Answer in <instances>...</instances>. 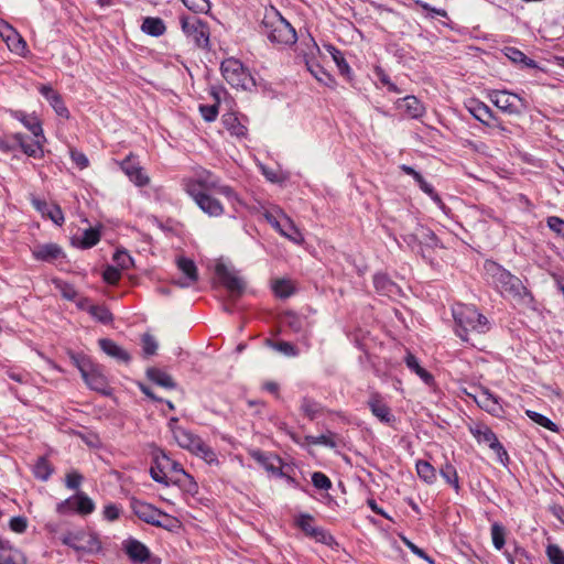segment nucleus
<instances>
[{
    "mask_svg": "<svg viewBox=\"0 0 564 564\" xmlns=\"http://www.w3.org/2000/svg\"><path fill=\"white\" fill-rule=\"evenodd\" d=\"M484 273L488 283L498 290L500 294L514 299H522L528 295V290L522 284L521 280L497 262L486 260L484 263Z\"/></svg>",
    "mask_w": 564,
    "mask_h": 564,
    "instance_id": "1",
    "label": "nucleus"
},
{
    "mask_svg": "<svg viewBox=\"0 0 564 564\" xmlns=\"http://www.w3.org/2000/svg\"><path fill=\"white\" fill-rule=\"evenodd\" d=\"M453 316L457 325L456 334L463 340H468V332L485 333L488 330L487 317L471 305L457 304L453 307Z\"/></svg>",
    "mask_w": 564,
    "mask_h": 564,
    "instance_id": "2",
    "label": "nucleus"
},
{
    "mask_svg": "<svg viewBox=\"0 0 564 564\" xmlns=\"http://www.w3.org/2000/svg\"><path fill=\"white\" fill-rule=\"evenodd\" d=\"M262 26L263 33L272 43L291 45L296 42L294 28L276 11L264 15Z\"/></svg>",
    "mask_w": 564,
    "mask_h": 564,
    "instance_id": "3",
    "label": "nucleus"
},
{
    "mask_svg": "<svg viewBox=\"0 0 564 564\" xmlns=\"http://www.w3.org/2000/svg\"><path fill=\"white\" fill-rule=\"evenodd\" d=\"M173 435L176 443L196 456L203 458L206 463H217V455L199 436L183 427H175Z\"/></svg>",
    "mask_w": 564,
    "mask_h": 564,
    "instance_id": "4",
    "label": "nucleus"
},
{
    "mask_svg": "<svg viewBox=\"0 0 564 564\" xmlns=\"http://www.w3.org/2000/svg\"><path fill=\"white\" fill-rule=\"evenodd\" d=\"M220 70L225 80L236 88L250 89L254 80L242 63L236 58H227L221 63Z\"/></svg>",
    "mask_w": 564,
    "mask_h": 564,
    "instance_id": "5",
    "label": "nucleus"
},
{
    "mask_svg": "<svg viewBox=\"0 0 564 564\" xmlns=\"http://www.w3.org/2000/svg\"><path fill=\"white\" fill-rule=\"evenodd\" d=\"M185 185H195V188L198 192L215 191L217 194L225 196L229 200H238L235 191L230 186L221 184L219 178L207 170L198 172L196 177L187 181Z\"/></svg>",
    "mask_w": 564,
    "mask_h": 564,
    "instance_id": "6",
    "label": "nucleus"
},
{
    "mask_svg": "<svg viewBox=\"0 0 564 564\" xmlns=\"http://www.w3.org/2000/svg\"><path fill=\"white\" fill-rule=\"evenodd\" d=\"M181 28L183 33L199 48L209 46L208 24L196 17H181Z\"/></svg>",
    "mask_w": 564,
    "mask_h": 564,
    "instance_id": "7",
    "label": "nucleus"
},
{
    "mask_svg": "<svg viewBox=\"0 0 564 564\" xmlns=\"http://www.w3.org/2000/svg\"><path fill=\"white\" fill-rule=\"evenodd\" d=\"M131 508L140 520L155 527L167 529L174 521L169 514L143 501L133 500Z\"/></svg>",
    "mask_w": 564,
    "mask_h": 564,
    "instance_id": "8",
    "label": "nucleus"
},
{
    "mask_svg": "<svg viewBox=\"0 0 564 564\" xmlns=\"http://www.w3.org/2000/svg\"><path fill=\"white\" fill-rule=\"evenodd\" d=\"M489 99L497 108L508 115H520L529 107L523 98L507 90H492L489 94Z\"/></svg>",
    "mask_w": 564,
    "mask_h": 564,
    "instance_id": "9",
    "label": "nucleus"
},
{
    "mask_svg": "<svg viewBox=\"0 0 564 564\" xmlns=\"http://www.w3.org/2000/svg\"><path fill=\"white\" fill-rule=\"evenodd\" d=\"M264 217L267 221L285 238L299 245L303 242L304 238L300 230L296 228L292 219L281 210H279L276 215L273 213H265Z\"/></svg>",
    "mask_w": 564,
    "mask_h": 564,
    "instance_id": "10",
    "label": "nucleus"
},
{
    "mask_svg": "<svg viewBox=\"0 0 564 564\" xmlns=\"http://www.w3.org/2000/svg\"><path fill=\"white\" fill-rule=\"evenodd\" d=\"M185 191L199 209L209 217H219L224 214L223 204L212 195V192H198L195 185H185Z\"/></svg>",
    "mask_w": 564,
    "mask_h": 564,
    "instance_id": "11",
    "label": "nucleus"
},
{
    "mask_svg": "<svg viewBox=\"0 0 564 564\" xmlns=\"http://www.w3.org/2000/svg\"><path fill=\"white\" fill-rule=\"evenodd\" d=\"M469 431L478 443L488 445L499 457L507 456V452L489 426L475 424L469 427Z\"/></svg>",
    "mask_w": 564,
    "mask_h": 564,
    "instance_id": "12",
    "label": "nucleus"
},
{
    "mask_svg": "<svg viewBox=\"0 0 564 564\" xmlns=\"http://www.w3.org/2000/svg\"><path fill=\"white\" fill-rule=\"evenodd\" d=\"M119 165L122 172L137 186L142 187L149 184V176L144 173L143 167L133 154H129L124 160L119 162Z\"/></svg>",
    "mask_w": 564,
    "mask_h": 564,
    "instance_id": "13",
    "label": "nucleus"
},
{
    "mask_svg": "<svg viewBox=\"0 0 564 564\" xmlns=\"http://www.w3.org/2000/svg\"><path fill=\"white\" fill-rule=\"evenodd\" d=\"M170 464V457L165 453H161L155 456V465L151 467L150 475L152 479L156 482H161L164 485H180V478H173L169 476L167 465Z\"/></svg>",
    "mask_w": 564,
    "mask_h": 564,
    "instance_id": "14",
    "label": "nucleus"
},
{
    "mask_svg": "<svg viewBox=\"0 0 564 564\" xmlns=\"http://www.w3.org/2000/svg\"><path fill=\"white\" fill-rule=\"evenodd\" d=\"M470 397L475 400V402L485 411L492 415H499L502 412V405L499 401V398L492 394L487 388L477 389L476 393Z\"/></svg>",
    "mask_w": 564,
    "mask_h": 564,
    "instance_id": "15",
    "label": "nucleus"
},
{
    "mask_svg": "<svg viewBox=\"0 0 564 564\" xmlns=\"http://www.w3.org/2000/svg\"><path fill=\"white\" fill-rule=\"evenodd\" d=\"M215 272L220 282L226 289L232 294L240 295L245 290V282L231 270H229L224 263L216 265Z\"/></svg>",
    "mask_w": 564,
    "mask_h": 564,
    "instance_id": "16",
    "label": "nucleus"
},
{
    "mask_svg": "<svg viewBox=\"0 0 564 564\" xmlns=\"http://www.w3.org/2000/svg\"><path fill=\"white\" fill-rule=\"evenodd\" d=\"M82 378L89 389L102 394L109 393L108 379L98 365L94 364V366L88 369V371L85 372Z\"/></svg>",
    "mask_w": 564,
    "mask_h": 564,
    "instance_id": "17",
    "label": "nucleus"
},
{
    "mask_svg": "<svg viewBox=\"0 0 564 564\" xmlns=\"http://www.w3.org/2000/svg\"><path fill=\"white\" fill-rule=\"evenodd\" d=\"M176 264L178 270L184 274L183 279L175 281L177 285L188 288L198 280L197 268L193 260L180 257L176 259Z\"/></svg>",
    "mask_w": 564,
    "mask_h": 564,
    "instance_id": "18",
    "label": "nucleus"
},
{
    "mask_svg": "<svg viewBox=\"0 0 564 564\" xmlns=\"http://www.w3.org/2000/svg\"><path fill=\"white\" fill-rule=\"evenodd\" d=\"M368 406L371 413L382 423L391 424L394 422V415L390 408L382 401L379 393H372L368 400Z\"/></svg>",
    "mask_w": 564,
    "mask_h": 564,
    "instance_id": "19",
    "label": "nucleus"
},
{
    "mask_svg": "<svg viewBox=\"0 0 564 564\" xmlns=\"http://www.w3.org/2000/svg\"><path fill=\"white\" fill-rule=\"evenodd\" d=\"M0 37L6 42L12 53L24 56L28 52L26 42L12 25L6 29Z\"/></svg>",
    "mask_w": 564,
    "mask_h": 564,
    "instance_id": "20",
    "label": "nucleus"
},
{
    "mask_svg": "<svg viewBox=\"0 0 564 564\" xmlns=\"http://www.w3.org/2000/svg\"><path fill=\"white\" fill-rule=\"evenodd\" d=\"M465 107L476 120L480 121L486 126H489L490 120L495 119L491 109L485 102L478 99H468L465 102Z\"/></svg>",
    "mask_w": 564,
    "mask_h": 564,
    "instance_id": "21",
    "label": "nucleus"
},
{
    "mask_svg": "<svg viewBox=\"0 0 564 564\" xmlns=\"http://www.w3.org/2000/svg\"><path fill=\"white\" fill-rule=\"evenodd\" d=\"M13 139L19 143L21 150L29 156L32 158H42L43 152V142L42 138H35L36 140L31 141L26 135L22 133L13 134Z\"/></svg>",
    "mask_w": 564,
    "mask_h": 564,
    "instance_id": "22",
    "label": "nucleus"
},
{
    "mask_svg": "<svg viewBox=\"0 0 564 564\" xmlns=\"http://www.w3.org/2000/svg\"><path fill=\"white\" fill-rule=\"evenodd\" d=\"M123 549L132 562L143 563L150 557L149 549L138 540H126Z\"/></svg>",
    "mask_w": 564,
    "mask_h": 564,
    "instance_id": "23",
    "label": "nucleus"
},
{
    "mask_svg": "<svg viewBox=\"0 0 564 564\" xmlns=\"http://www.w3.org/2000/svg\"><path fill=\"white\" fill-rule=\"evenodd\" d=\"M11 115L14 119L19 120L35 138H42V140H46L43 134L42 124L36 116L26 115L20 110L11 111Z\"/></svg>",
    "mask_w": 564,
    "mask_h": 564,
    "instance_id": "24",
    "label": "nucleus"
},
{
    "mask_svg": "<svg viewBox=\"0 0 564 564\" xmlns=\"http://www.w3.org/2000/svg\"><path fill=\"white\" fill-rule=\"evenodd\" d=\"M99 347L106 355L117 359L118 361L128 364L131 359L130 354L111 339H99Z\"/></svg>",
    "mask_w": 564,
    "mask_h": 564,
    "instance_id": "25",
    "label": "nucleus"
},
{
    "mask_svg": "<svg viewBox=\"0 0 564 564\" xmlns=\"http://www.w3.org/2000/svg\"><path fill=\"white\" fill-rule=\"evenodd\" d=\"M101 550V542L94 532L79 531V540L76 551L96 553Z\"/></svg>",
    "mask_w": 564,
    "mask_h": 564,
    "instance_id": "26",
    "label": "nucleus"
},
{
    "mask_svg": "<svg viewBox=\"0 0 564 564\" xmlns=\"http://www.w3.org/2000/svg\"><path fill=\"white\" fill-rule=\"evenodd\" d=\"M397 106L403 109L411 118H420L424 115L425 108L415 96H405L398 100Z\"/></svg>",
    "mask_w": 564,
    "mask_h": 564,
    "instance_id": "27",
    "label": "nucleus"
},
{
    "mask_svg": "<svg viewBox=\"0 0 564 564\" xmlns=\"http://www.w3.org/2000/svg\"><path fill=\"white\" fill-rule=\"evenodd\" d=\"M147 377L155 384L163 387L165 389H174L176 387V383L173 380V378L167 372L159 368H149L147 370Z\"/></svg>",
    "mask_w": 564,
    "mask_h": 564,
    "instance_id": "28",
    "label": "nucleus"
},
{
    "mask_svg": "<svg viewBox=\"0 0 564 564\" xmlns=\"http://www.w3.org/2000/svg\"><path fill=\"white\" fill-rule=\"evenodd\" d=\"M33 256L37 260L52 261L59 257L62 253L61 248L55 243H46L37 246L32 251Z\"/></svg>",
    "mask_w": 564,
    "mask_h": 564,
    "instance_id": "29",
    "label": "nucleus"
},
{
    "mask_svg": "<svg viewBox=\"0 0 564 564\" xmlns=\"http://www.w3.org/2000/svg\"><path fill=\"white\" fill-rule=\"evenodd\" d=\"M405 365L410 370L415 372L427 386H432L434 383V377L427 370L421 367L417 358L414 355L410 352L406 355Z\"/></svg>",
    "mask_w": 564,
    "mask_h": 564,
    "instance_id": "30",
    "label": "nucleus"
},
{
    "mask_svg": "<svg viewBox=\"0 0 564 564\" xmlns=\"http://www.w3.org/2000/svg\"><path fill=\"white\" fill-rule=\"evenodd\" d=\"M142 32L151 36H161L165 33L166 28L162 19L148 17L141 25Z\"/></svg>",
    "mask_w": 564,
    "mask_h": 564,
    "instance_id": "31",
    "label": "nucleus"
},
{
    "mask_svg": "<svg viewBox=\"0 0 564 564\" xmlns=\"http://www.w3.org/2000/svg\"><path fill=\"white\" fill-rule=\"evenodd\" d=\"M373 283L376 290L387 296H393L399 291L398 285L384 274L375 275Z\"/></svg>",
    "mask_w": 564,
    "mask_h": 564,
    "instance_id": "32",
    "label": "nucleus"
},
{
    "mask_svg": "<svg viewBox=\"0 0 564 564\" xmlns=\"http://www.w3.org/2000/svg\"><path fill=\"white\" fill-rule=\"evenodd\" d=\"M503 53L506 57H508L514 64H523L530 68L536 67V63L533 59L527 57L520 50L516 47H506Z\"/></svg>",
    "mask_w": 564,
    "mask_h": 564,
    "instance_id": "33",
    "label": "nucleus"
},
{
    "mask_svg": "<svg viewBox=\"0 0 564 564\" xmlns=\"http://www.w3.org/2000/svg\"><path fill=\"white\" fill-rule=\"evenodd\" d=\"M416 473L419 477L426 484H434L436 481V470L426 460L416 462Z\"/></svg>",
    "mask_w": 564,
    "mask_h": 564,
    "instance_id": "34",
    "label": "nucleus"
},
{
    "mask_svg": "<svg viewBox=\"0 0 564 564\" xmlns=\"http://www.w3.org/2000/svg\"><path fill=\"white\" fill-rule=\"evenodd\" d=\"M53 470V466L45 457H39L33 466L34 476L42 481H46L51 477Z\"/></svg>",
    "mask_w": 564,
    "mask_h": 564,
    "instance_id": "35",
    "label": "nucleus"
},
{
    "mask_svg": "<svg viewBox=\"0 0 564 564\" xmlns=\"http://www.w3.org/2000/svg\"><path fill=\"white\" fill-rule=\"evenodd\" d=\"M305 64L307 67V70L322 84L329 85L334 82L330 74H328L323 67H321L318 64H314L313 62L305 59Z\"/></svg>",
    "mask_w": 564,
    "mask_h": 564,
    "instance_id": "36",
    "label": "nucleus"
},
{
    "mask_svg": "<svg viewBox=\"0 0 564 564\" xmlns=\"http://www.w3.org/2000/svg\"><path fill=\"white\" fill-rule=\"evenodd\" d=\"M301 411L310 420H314L321 414L322 405L310 398H303L301 402Z\"/></svg>",
    "mask_w": 564,
    "mask_h": 564,
    "instance_id": "37",
    "label": "nucleus"
},
{
    "mask_svg": "<svg viewBox=\"0 0 564 564\" xmlns=\"http://www.w3.org/2000/svg\"><path fill=\"white\" fill-rule=\"evenodd\" d=\"M87 312L98 322L107 324L112 321V314L102 305H88Z\"/></svg>",
    "mask_w": 564,
    "mask_h": 564,
    "instance_id": "38",
    "label": "nucleus"
},
{
    "mask_svg": "<svg viewBox=\"0 0 564 564\" xmlns=\"http://www.w3.org/2000/svg\"><path fill=\"white\" fill-rule=\"evenodd\" d=\"M491 540L495 549L501 550L506 543V529L502 524L495 522L490 529Z\"/></svg>",
    "mask_w": 564,
    "mask_h": 564,
    "instance_id": "39",
    "label": "nucleus"
},
{
    "mask_svg": "<svg viewBox=\"0 0 564 564\" xmlns=\"http://www.w3.org/2000/svg\"><path fill=\"white\" fill-rule=\"evenodd\" d=\"M296 524L310 538L315 535V533L319 529L318 527H315L313 524V517L306 513L299 516V518L296 519Z\"/></svg>",
    "mask_w": 564,
    "mask_h": 564,
    "instance_id": "40",
    "label": "nucleus"
},
{
    "mask_svg": "<svg viewBox=\"0 0 564 564\" xmlns=\"http://www.w3.org/2000/svg\"><path fill=\"white\" fill-rule=\"evenodd\" d=\"M224 123L234 135L245 137L247 134V128L232 115L225 116Z\"/></svg>",
    "mask_w": 564,
    "mask_h": 564,
    "instance_id": "41",
    "label": "nucleus"
},
{
    "mask_svg": "<svg viewBox=\"0 0 564 564\" xmlns=\"http://www.w3.org/2000/svg\"><path fill=\"white\" fill-rule=\"evenodd\" d=\"M273 292L281 299H286L293 294V285L289 280H276L273 283Z\"/></svg>",
    "mask_w": 564,
    "mask_h": 564,
    "instance_id": "42",
    "label": "nucleus"
},
{
    "mask_svg": "<svg viewBox=\"0 0 564 564\" xmlns=\"http://www.w3.org/2000/svg\"><path fill=\"white\" fill-rule=\"evenodd\" d=\"M527 415L536 424L545 427L549 431L556 432L557 426L554 422H552L549 417L545 415L538 413L535 411L528 410Z\"/></svg>",
    "mask_w": 564,
    "mask_h": 564,
    "instance_id": "43",
    "label": "nucleus"
},
{
    "mask_svg": "<svg viewBox=\"0 0 564 564\" xmlns=\"http://www.w3.org/2000/svg\"><path fill=\"white\" fill-rule=\"evenodd\" d=\"M305 441L312 445H324L332 448L336 447L337 445L333 433L322 434L318 436L307 435L305 436Z\"/></svg>",
    "mask_w": 564,
    "mask_h": 564,
    "instance_id": "44",
    "label": "nucleus"
},
{
    "mask_svg": "<svg viewBox=\"0 0 564 564\" xmlns=\"http://www.w3.org/2000/svg\"><path fill=\"white\" fill-rule=\"evenodd\" d=\"M100 240V232L96 228H88L84 230L80 245L83 248H91Z\"/></svg>",
    "mask_w": 564,
    "mask_h": 564,
    "instance_id": "45",
    "label": "nucleus"
},
{
    "mask_svg": "<svg viewBox=\"0 0 564 564\" xmlns=\"http://www.w3.org/2000/svg\"><path fill=\"white\" fill-rule=\"evenodd\" d=\"M440 473H441V476L445 479V481L448 485H452L456 489H458L459 486H458L457 471L452 464L446 463L444 466H442Z\"/></svg>",
    "mask_w": 564,
    "mask_h": 564,
    "instance_id": "46",
    "label": "nucleus"
},
{
    "mask_svg": "<svg viewBox=\"0 0 564 564\" xmlns=\"http://www.w3.org/2000/svg\"><path fill=\"white\" fill-rule=\"evenodd\" d=\"M70 359L73 364L77 367L80 375L83 376L94 366V362L85 355L82 354H70Z\"/></svg>",
    "mask_w": 564,
    "mask_h": 564,
    "instance_id": "47",
    "label": "nucleus"
},
{
    "mask_svg": "<svg viewBox=\"0 0 564 564\" xmlns=\"http://www.w3.org/2000/svg\"><path fill=\"white\" fill-rule=\"evenodd\" d=\"M329 52L333 56L334 62L336 63L340 74L343 75H349L350 74V67L348 63L346 62L343 53L335 48L334 46H329Z\"/></svg>",
    "mask_w": 564,
    "mask_h": 564,
    "instance_id": "48",
    "label": "nucleus"
},
{
    "mask_svg": "<svg viewBox=\"0 0 564 564\" xmlns=\"http://www.w3.org/2000/svg\"><path fill=\"white\" fill-rule=\"evenodd\" d=\"M169 476L173 478H180L181 484L184 480H188L192 482V478L188 474L185 473L181 464L170 458V464L167 465Z\"/></svg>",
    "mask_w": 564,
    "mask_h": 564,
    "instance_id": "49",
    "label": "nucleus"
},
{
    "mask_svg": "<svg viewBox=\"0 0 564 564\" xmlns=\"http://www.w3.org/2000/svg\"><path fill=\"white\" fill-rule=\"evenodd\" d=\"M19 552L10 546L0 545V564H18Z\"/></svg>",
    "mask_w": 564,
    "mask_h": 564,
    "instance_id": "50",
    "label": "nucleus"
},
{
    "mask_svg": "<svg viewBox=\"0 0 564 564\" xmlns=\"http://www.w3.org/2000/svg\"><path fill=\"white\" fill-rule=\"evenodd\" d=\"M182 2L195 13H207L210 10L209 0H182Z\"/></svg>",
    "mask_w": 564,
    "mask_h": 564,
    "instance_id": "51",
    "label": "nucleus"
},
{
    "mask_svg": "<svg viewBox=\"0 0 564 564\" xmlns=\"http://www.w3.org/2000/svg\"><path fill=\"white\" fill-rule=\"evenodd\" d=\"M113 261L120 270H127L133 264L131 256L126 250H117Z\"/></svg>",
    "mask_w": 564,
    "mask_h": 564,
    "instance_id": "52",
    "label": "nucleus"
},
{
    "mask_svg": "<svg viewBox=\"0 0 564 564\" xmlns=\"http://www.w3.org/2000/svg\"><path fill=\"white\" fill-rule=\"evenodd\" d=\"M95 505L86 495H78L76 499V510L83 514H89L94 511Z\"/></svg>",
    "mask_w": 564,
    "mask_h": 564,
    "instance_id": "53",
    "label": "nucleus"
},
{
    "mask_svg": "<svg viewBox=\"0 0 564 564\" xmlns=\"http://www.w3.org/2000/svg\"><path fill=\"white\" fill-rule=\"evenodd\" d=\"M54 284H55V288L59 291V293L62 294V296L64 299L69 300V301H73L76 299L77 292L72 284L66 283L61 280H54Z\"/></svg>",
    "mask_w": 564,
    "mask_h": 564,
    "instance_id": "54",
    "label": "nucleus"
},
{
    "mask_svg": "<svg viewBox=\"0 0 564 564\" xmlns=\"http://www.w3.org/2000/svg\"><path fill=\"white\" fill-rule=\"evenodd\" d=\"M375 74L380 80V83L388 88L389 91L400 94L401 89L390 80L389 76L386 74V72L381 67L375 68Z\"/></svg>",
    "mask_w": 564,
    "mask_h": 564,
    "instance_id": "55",
    "label": "nucleus"
},
{
    "mask_svg": "<svg viewBox=\"0 0 564 564\" xmlns=\"http://www.w3.org/2000/svg\"><path fill=\"white\" fill-rule=\"evenodd\" d=\"M546 555L552 564H564V551H562L557 545H547Z\"/></svg>",
    "mask_w": 564,
    "mask_h": 564,
    "instance_id": "56",
    "label": "nucleus"
},
{
    "mask_svg": "<svg viewBox=\"0 0 564 564\" xmlns=\"http://www.w3.org/2000/svg\"><path fill=\"white\" fill-rule=\"evenodd\" d=\"M141 340L143 354L145 356H153L158 350L156 339L150 334H144Z\"/></svg>",
    "mask_w": 564,
    "mask_h": 564,
    "instance_id": "57",
    "label": "nucleus"
},
{
    "mask_svg": "<svg viewBox=\"0 0 564 564\" xmlns=\"http://www.w3.org/2000/svg\"><path fill=\"white\" fill-rule=\"evenodd\" d=\"M48 102L57 116L66 118V119L69 118V111H68L67 107L65 106L59 94H57L55 97H52V100Z\"/></svg>",
    "mask_w": 564,
    "mask_h": 564,
    "instance_id": "58",
    "label": "nucleus"
},
{
    "mask_svg": "<svg viewBox=\"0 0 564 564\" xmlns=\"http://www.w3.org/2000/svg\"><path fill=\"white\" fill-rule=\"evenodd\" d=\"M312 482L317 489L327 490L332 487L330 479L321 471H315L312 475Z\"/></svg>",
    "mask_w": 564,
    "mask_h": 564,
    "instance_id": "59",
    "label": "nucleus"
},
{
    "mask_svg": "<svg viewBox=\"0 0 564 564\" xmlns=\"http://www.w3.org/2000/svg\"><path fill=\"white\" fill-rule=\"evenodd\" d=\"M312 539H314L316 542L323 543L330 547L337 545L334 536L322 528L317 530V532L315 533V535L312 536Z\"/></svg>",
    "mask_w": 564,
    "mask_h": 564,
    "instance_id": "60",
    "label": "nucleus"
},
{
    "mask_svg": "<svg viewBox=\"0 0 564 564\" xmlns=\"http://www.w3.org/2000/svg\"><path fill=\"white\" fill-rule=\"evenodd\" d=\"M199 112L202 117L207 121L212 122L216 120L218 116V106L217 105H202L199 106Z\"/></svg>",
    "mask_w": 564,
    "mask_h": 564,
    "instance_id": "61",
    "label": "nucleus"
},
{
    "mask_svg": "<svg viewBox=\"0 0 564 564\" xmlns=\"http://www.w3.org/2000/svg\"><path fill=\"white\" fill-rule=\"evenodd\" d=\"M121 278V272L118 267L109 265L104 271V280L109 284H116Z\"/></svg>",
    "mask_w": 564,
    "mask_h": 564,
    "instance_id": "62",
    "label": "nucleus"
},
{
    "mask_svg": "<svg viewBox=\"0 0 564 564\" xmlns=\"http://www.w3.org/2000/svg\"><path fill=\"white\" fill-rule=\"evenodd\" d=\"M53 223L56 225H62L64 221V215L59 206L57 205H51L48 208L46 215Z\"/></svg>",
    "mask_w": 564,
    "mask_h": 564,
    "instance_id": "63",
    "label": "nucleus"
},
{
    "mask_svg": "<svg viewBox=\"0 0 564 564\" xmlns=\"http://www.w3.org/2000/svg\"><path fill=\"white\" fill-rule=\"evenodd\" d=\"M547 225L551 230L564 238V220L553 216L547 219Z\"/></svg>",
    "mask_w": 564,
    "mask_h": 564,
    "instance_id": "64",
    "label": "nucleus"
}]
</instances>
